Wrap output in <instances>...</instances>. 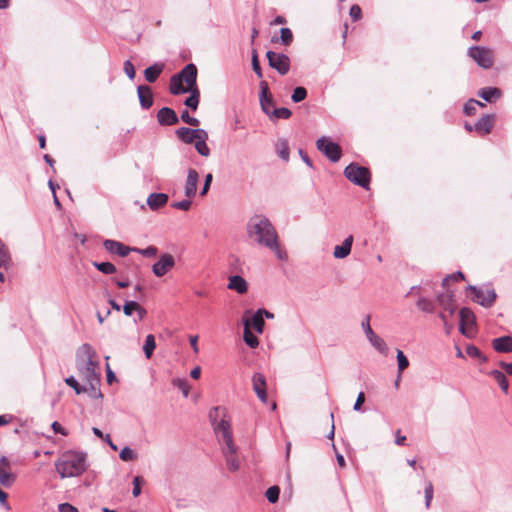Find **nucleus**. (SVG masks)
<instances>
[{
  "label": "nucleus",
  "instance_id": "nucleus-1",
  "mask_svg": "<svg viewBox=\"0 0 512 512\" xmlns=\"http://www.w3.org/2000/svg\"><path fill=\"white\" fill-rule=\"evenodd\" d=\"M247 234L257 244L273 251L279 260L288 259L287 252L279 245L277 231L268 218L262 215L251 217L247 224Z\"/></svg>",
  "mask_w": 512,
  "mask_h": 512
},
{
  "label": "nucleus",
  "instance_id": "nucleus-2",
  "mask_svg": "<svg viewBox=\"0 0 512 512\" xmlns=\"http://www.w3.org/2000/svg\"><path fill=\"white\" fill-rule=\"evenodd\" d=\"M197 68L194 64L186 65L180 73L171 77L170 92L174 95L190 92L185 105L196 110L199 104V91L196 86Z\"/></svg>",
  "mask_w": 512,
  "mask_h": 512
},
{
  "label": "nucleus",
  "instance_id": "nucleus-3",
  "mask_svg": "<svg viewBox=\"0 0 512 512\" xmlns=\"http://www.w3.org/2000/svg\"><path fill=\"white\" fill-rule=\"evenodd\" d=\"M76 367L80 376L95 392L100 383L99 361L96 351L90 344H82L76 352Z\"/></svg>",
  "mask_w": 512,
  "mask_h": 512
},
{
  "label": "nucleus",
  "instance_id": "nucleus-4",
  "mask_svg": "<svg viewBox=\"0 0 512 512\" xmlns=\"http://www.w3.org/2000/svg\"><path fill=\"white\" fill-rule=\"evenodd\" d=\"M214 431L217 435L218 441L222 445V452L228 469L233 472L237 471L240 468V462L237 456V447L233 441L230 421L222 419L214 426Z\"/></svg>",
  "mask_w": 512,
  "mask_h": 512
},
{
  "label": "nucleus",
  "instance_id": "nucleus-5",
  "mask_svg": "<svg viewBox=\"0 0 512 512\" xmlns=\"http://www.w3.org/2000/svg\"><path fill=\"white\" fill-rule=\"evenodd\" d=\"M61 478L80 476L86 470V456L83 453L67 451L55 462Z\"/></svg>",
  "mask_w": 512,
  "mask_h": 512
},
{
  "label": "nucleus",
  "instance_id": "nucleus-6",
  "mask_svg": "<svg viewBox=\"0 0 512 512\" xmlns=\"http://www.w3.org/2000/svg\"><path fill=\"white\" fill-rule=\"evenodd\" d=\"M344 174L354 184L366 189L369 187L370 171L368 168L352 163L345 168Z\"/></svg>",
  "mask_w": 512,
  "mask_h": 512
},
{
  "label": "nucleus",
  "instance_id": "nucleus-7",
  "mask_svg": "<svg viewBox=\"0 0 512 512\" xmlns=\"http://www.w3.org/2000/svg\"><path fill=\"white\" fill-rule=\"evenodd\" d=\"M469 56L482 68L492 67L494 56L492 50L482 46H473L468 51Z\"/></svg>",
  "mask_w": 512,
  "mask_h": 512
},
{
  "label": "nucleus",
  "instance_id": "nucleus-8",
  "mask_svg": "<svg viewBox=\"0 0 512 512\" xmlns=\"http://www.w3.org/2000/svg\"><path fill=\"white\" fill-rule=\"evenodd\" d=\"M317 149L322 152L332 162H338L342 151L340 146L330 140L328 137H321L316 142Z\"/></svg>",
  "mask_w": 512,
  "mask_h": 512
},
{
  "label": "nucleus",
  "instance_id": "nucleus-9",
  "mask_svg": "<svg viewBox=\"0 0 512 512\" xmlns=\"http://www.w3.org/2000/svg\"><path fill=\"white\" fill-rule=\"evenodd\" d=\"M476 319L474 313L469 308L460 310V332L468 338H472L476 333Z\"/></svg>",
  "mask_w": 512,
  "mask_h": 512
},
{
  "label": "nucleus",
  "instance_id": "nucleus-10",
  "mask_svg": "<svg viewBox=\"0 0 512 512\" xmlns=\"http://www.w3.org/2000/svg\"><path fill=\"white\" fill-rule=\"evenodd\" d=\"M267 59L269 66L278 71L281 75H286L290 69V59L287 55L282 53H276L274 51H268Z\"/></svg>",
  "mask_w": 512,
  "mask_h": 512
},
{
  "label": "nucleus",
  "instance_id": "nucleus-11",
  "mask_svg": "<svg viewBox=\"0 0 512 512\" xmlns=\"http://www.w3.org/2000/svg\"><path fill=\"white\" fill-rule=\"evenodd\" d=\"M468 289L473 293V301L484 306L490 307L496 299V293L494 289H482L476 286H469Z\"/></svg>",
  "mask_w": 512,
  "mask_h": 512
},
{
  "label": "nucleus",
  "instance_id": "nucleus-12",
  "mask_svg": "<svg viewBox=\"0 0 512 512\" xmlns=\"http://www.w3.org/2000/svg\"><path fill=\"white\" fill-rule=\"evenodd\" d=\"M175 266V258L173 255L165 253L162 254L159 260L153 264L152 272L157 277H163Z\"/></svg>",
  "mask_w": 512,
  "mask_h": 512
},
{
  "label": "nucleus",
  "instance_id": "nucleus-13",
  "mask_svg": "<svg viewBox=\"0 0 512 512\" xmlns=\"http://www.w3.org/2000/svg\"><path fill=\"white\" fill-rule=\"evenodd\" d=\"M362 328L370 341V343L380 352H385L387 349L386 343L378 335L374 333L370 326V317L366 316V319L362 322Z\"/></svg>",
  "mask_w": 512,
  "mask_h": 512
},
{
  "label": "nucleus",
  "instance_id": "nucleus-14",
  "mask_svg": "<svg viewBox=\"0 0 512 512\" xmlns=\"http://www.w3.org/2000/svg\"><path fill=\"white\" fill-rule=\"evenodd\" d=\"M199 181V174L194 169H189L187 173V178L185 181V195L187 198H192L196 195L197 185Z\"/></svg>",
  "mask_w": 512,
  "mask_h": 512
},
{
  "label": "nucleus",
  "instance_id": "nucleus-15",
  "mask_svg": "<svg viewBox=\"0 0 512 512\" xmlns=\"http://www.w3.org/2000/svg\"><path fill=\"white\" fill-rule=\"evenodd\" d=\"M253 390L258 398L263 402H267L266 379L261 373H255L252 377Z\"/></svg>",
  "mask_w": 512,
  "mask_h": 512
},
{
  "label": "nucleus",
  "instance_id": "nucleus-16",
  "mask_svg": "<svg viewBox=\"0 0 512 512\" xmlns=\"http://www.w3.org/2000/svg\"><path fill=\"white\" fill-rule=\"evenodd\" d=\"M159 124L164 126H172L178 123L179 119L175 111L168 107L161 108L157 113Z\"/></svg>",
  "mask_w": 512,
  "mask_h": 512
},
{
  "label": "nucleus",
  "instance_id": "nucleus-17",
  "mask_svg": "<svg viewBox=\"0 0 512 512\" xmlns=\"http://www.w3.org/2000/svg\"><path fill=\"white\" fill-rule=\"evenodd\" d=\"M103 246L108 252L117 254L121 257L127 256L133 249L122 244L121 242L110 239L105 240Z\"/></svg>",
  "mask_w": 512,
  "mask_h": 512
},
{
  "label": "nucleus",
  "instance_id": "nucleus-18",
  "mask_svg": "<svg viewBox=\"0 0 512 512\" xmlns=\"http://www.w3.org/2000/svg\"><path fill=\"white\" fill-rule=\"evenodd\" d=\"M15 476L10 471V465L5 457L0 459V483L4 486H10L14 483Z\"/></svg>",
  "mask_w": 512,
  "mask_h": 512
},
{
  "label": "nucleus",
  "instance_id": "nucleus-19",
  "mask_svg": "<svg viewBox=\"0 0 512 512\" xmlns=\"http://www.w3.org/2000/svg\"><path fill=\"white\" fill-rule=\"evenodd\" d=\"M494 126V115H484L474 125V130L479 135H487L491 132Z\"/></svg>",
  "mask_w": 512,
  "mask_h": 512
},
{
  "label": "nucleus",
  "instance_id": "nucleus-20",
  "mask_svg": "<svg viewBox=\"0 0 512 512\" xmlns=\"http://www.w3.org/2000/svg\"><path fill=\"white\" fill-rule=\"evenodd\" d=\"M139 102L142 108L149 109L153 105V93L149 86L141 85L137 88Z\"/></svg>",
  "mask_w": 512,
  "mask_h": 512
},
{
  "label": "nucleus",
  "instance_id": "nucleus-21",
  "mask_svg": "<svg viewBox=\"0 0 512 512\" xmlns=\"http://www.w3.org/2000/svg\"><path fill=\"white\" fill-rule=\"evenodd\" d=\"M352 244H353V236L349 235L348 237L345 238V240L343 241V243L341 245H336L334 247L333 256L336 259L346 258L351 252Z\"/></svg>",
  "mask_w": 512,
  "mask_h": 512
},
{
  "label": "nucleus",
  "instance_id": "nucleus-22",
  "mask_svg": "<svg viewBox=\"0 0 512 512\" xmlns=\"http://www.w3.org/2000/svg\"><path fill=\"white\" fill-rule=\"evenodd\" d=\"M202 131L203 129H190L187 127H181L176 130V135L184 143L190 144L197 139V137L200 135L199 132Z\"/></svg>",
  "mask_w": 512,
  "mask_h": 512
},
{
  "label": "nucleus",
  "instance_id": "nucleus-23",
  "mask_svg": "<svg viewBox=\"0 0 512 512\" xmlns=\"http://www.w3.org/2000/svg\"><path fill=\"white\" fill-rule=\"evenodd\" d=\"M264 319L262 316V310H258L254 313L250 319L244 320V326L247 328L252 327L257 333L261 334L264 329Z\"/></svg>",
  "mask_w": 512,
  "mask_h": 512
},
{
  "label": "nucleus",
  "instance_id": "nucleus-24",
  "mask_svg": "<svg viewBox=\"0 0 512 512\" xmlns=\"http://www.w3.org/2000/svg\"><path fill=\"white\" fill-rule=\"evenodd\" d=\"M228 289L234 290L239 294H244L248 290V285L246 280L239 275H234L229 277Z\"/></svg>",
  "mask_w": 512,
  "mask_h": 512
},
{
  "label": "nucleus",
  "instance_id": "nucleus-25",
  "mask_svg": "<svg viewBox=\"0 0 512 512\" xmlns=\"http://www.w3.org/2000/svg\"><path fill=\"white\" fill-rule=\"evenodd\" d=\"M492 346L497 352H512V338L510 336H502L492 341Z\"/></svg>",
  "mask_w": 512,
  "mask_h": 512
},
{
  "label": "nucleus",
  "instance_id": "nucleus-26",
  "mask_svg": "<svg viewBox=\"0 0 512 512\" xmlns=\"http://www.w3.org/2000/svg\"><path fill=\"white\" fill-rule=\"evenodd\" d=\"M262 91L260 95V104L262 107V110L265 114L268 116L271 114L272 110L274 109V103L270 96H268V88L266 84L261 85Z\"/></svg>",
  "mask_w": 512,
  "mask_h": 512
},
{
  "label": "nucleus",
  "instance_id": "nucleus-27",
  "mask_svg": "<svg viewBox=\"0 0 512 512\" xmlns=\"http://www.w3.org/2000/svg\"><path fill=\"white\" fill-rule=\"evenodd\" d=\"M168 202V195L165 193H152L147 198V204L151 210H157Z\"/></svg>",
  "mask_w": 512,
  "mask_h": 512
},
{
  "label": "nucleus",
  "instance_id": "nucleus-28",
  "mask_svg": "<svg viewBox=\"0 0 512 512\" xmlns=\"http://www.w3.org/2000/svg\"><path fill=\"white\" fill-rule=\"evenodd\" d=\"M200 135L197 137V139L194 141L195 142V149L197 150V152L202 155V156H209L210 155V149L209 147L207 146V139H208V134L205 130H203L202 132H199Z\"/></svg>",
  "mask_w": 512,
  "mask_h": 512
},
{
  "label": "nucleus",
  "instance_id": "nucleus-29",
  "mask_svg": "<svg viewBox=\"0 0 512 512\" xmlns=\"http://www.w3.org/2000/svg\"><path fill=\"white\" fill-rule=\"evenodd\" d=\"M164 69V64L155 63L152 66H149L144 71V76L146 81L153 83L155 82Z\"/></svg>",
  "mask_w": 512,
  "mask_h": 512
},
{
  "label": "nucleus",
  "instance_id": "nucleus-30",
  "mask_svg": "<svg viewBox=\"0 0 512 512\" xmlns=\"http://www.w3.org/2000/svg\"><path fill=\"white\" fill-rule=\"evenodd\" d=\"M478 95L483 98L487 102H492L495 99H498L501 96V91L496 87H486L482 88Z\"/></svg>",
  "mask_w": 512,
  "mask_h": 512
},
{
  "label": "nucleus",
  "instance_id": "nucleus-31",
  "mask_svg": "<svg viewBox=\"0 0 512 512\" xmlns=\"http://www.w3.org/2000/svg\"><path fill=\"white\" fill-rule=\"evenodd\" d=\"M438 303L443 307L444 310L449 311L452 315L455 311V305L452 294H442L437 297Z\"/></svg>",
  "mask_w": 512,
  "mask_h": 512
},
{
  "label": "nucleus",
  "instance_id": "nucleus-32",
  "mask_svg": "<svg viewBox=\"0 0 512 512\" xmlns=\"http://www.w3.org/2000/svg\"><path fill=\"white\" fill-rule=\"evenodd\" d=\"M155 347H156V342H155L154 335H152V334L147 335L144 345H143V351H144L145 357L147 359L151 358V356L155 350Z\"/></svg>",
  "mask_w": 512,
  "mask_h": 512
},
{
  "label": "nucleus",
  "instance_id": "nucleus-33",
  "mask_svg": "<svg viewBox=\"0 0 512 512\" xmlns=\"http://www.w3.org/2000/svg\"><path fill=\"white\" fill-rule=\"evenodd\" d=\"M291 116V111L288 108H274L269 115V118L273 121L278 119H288Z\"/></svg>",
  "mask_w": 512,
  "mask_h": 512
},
{
  "label": "nucleus",
  "instance_id": "nucleus-34",
  "mask_svg": "<svg viewBox=\"0 0 512 512\" xmlns=\"http://www.w3.org/2000/svg\"><path fill=\"white\" fill-rule=\"evenodd\" d=\"M491 375L497 381V383L499 384V386L502 389V391L504 393H507L509 385H508V381H507L505 375L501 371H498V370H493L491 372Z\"/></svg>",
  "mask_w": 512,
  "mask_h": 512
},
{
  "label": "nucleus",
  "instance_id": "nucleus-35",
  "mask_svg": "<svg viewBox=\"0 0 512 512\" xmlns=\"http://www.w3.org/2000/svg\"><path fill=\"white\" fill-rule=\"evenodd\" d=\"M243 338L245 343L251 348H256L259 345L258 338L247 327H244Z\"/></svg>",
  "mask_w": 512,
  "mask_h": 512
},
{
  "label": "nucleus",
  "instance_id": "nucleus-36",
  "mask_svg": "<svg viewBox=\"0 0 512 512\" xmlns=\"http://www.w3.org/2000/svg\"><path fill=\"white\" fill-rule=\"evenodd\" d=\"M94 266L102 273L104 274H113L116 272V267L114 264L110 262H95Z\"/></svg>",
  "mask_w": 512,
  "mask_h": 512
},
{
  "label": "nucleus",
  "instance_id": "nucleus-37",
  "mask_svg": "<svg viewBox=\"0 0 512 512\" xmlns=\"http://www.w3.org/2000/svg\"><path fill=\"white\" fill-rule=\"evenodd\" d=\"M397 362L399 377H401L402 372L409 366V361L401 350H397Z\"/></svg>",
  "mask_w": 512,
  "mask_h": 512
},
{
  "label": "nucleus",
  "instance_id": "nucleus-38",
  "mask_svg": "<svg viewBox=\"0 0 512 512\" xmlns=\"http://www.w3.org/2000/svg\"><path fill=\"white\" fill-rule=\"evenodd\" d=\"M65 383H66L69 387L73 388V389H74V391H75V393H76V394H78V395H79V394H81V393H83V392H86V391H87V389H86L85 387L81 386V385L78 383V381H77L73 376L67 377V378L65 379Z\"/></svg>",
  "mask_w": 512,
  "mask_h": 512
},
{
  "label": "nucleus",
  "instance_id": "nucleus-39",
  "mask_svg": "<svg viewBox=\"0 0 512 512\" xmlns=\"http://www.w3.org/2000/svg\"><path fill=\"white\" fill-rule=\"evenodd\" d=\"M417 307L424 311V312H428V313H432L434 311V304L431 300L429 299H426V298H420L418 301H417Z\"/></svg>",
  "mask_w": 512,
  "mask_h": 512
},
{
  "label": "nucleus",
  "instance_id": "nucleus-40",
  "mask_svg": "<svg viewBox=\"0 0 512 512\" xmlns=\"http://www.w3.org/2000/svg\"><path fill=\"white\" fill-rule=\"evenodd\" d=\"M120 459L123 461H134L137 458L136 453L128 446H125L119 455Z\"/></svg>",
  "mask_w": 512,
  "mask_h": 512
},
{
  "label": "nucleus",
  "instance_id": "nucleus-41",
  "mask_svg": "<svg viewBox=\"0 0 512 512\" xmlns=\"http://www.w3.org/2000/svg\"><path fill=\"white\" fill-rule=\"evenodd\" d=\"M132 251L136 252V253H139V254H141L144 257H154V256H156V254L158 252V249L155 246H149V247L144 248V249L133 248Z\"/></svg>",
  "mask_w": 512,
  "mask_h": 512
},
{
  "label": "nucleus",
  "instance_id": "nucleus-42",
  "mask_svg": "<svg viewBox=\"0 0 512 512\" xmlns=\"http://www.w3.org/2000/svg\"><path fill=\"white\" fill-rule=\"evenodd\" d=\"M307 96V91L304 87H297L294 89L293 94L291 96V99L293 102H301L303 101Z\"/></svg>",
  "mask_w": 512,
  "mask_h": 512
},
{
  "label": "nucleus",
  "instance_id": "nucleus-43",
  "mask_svg": "<svg viewBox=\"0 0 512 512\" xmlns=\"http://www.w3.org/2000/svg\"><path fill=\"white\" fill-rule=\"evenodd\" d=\"M280 490L277 486H272L266 490L265 496L270 503L277 502Z\"/></svg>",
  "mask_w": 512,
  "mask_h": 512
},
{
  "label": "nucleus",
  "instance_id": "nucleus-44",
  "mask_svg": "<svg viewBox=\"0 0 512 512\" xmlns=\"http://www.w3.org/2000/svg\"><path fill=\"white\" fill-rule=\"evenodd\" d=\"M479 101L470 99L465 105H464V113L468 116L474 115L476 113L477 107H478Z\"/></svg>",
  "mask_w": 512,
  "mask_h": 512
},
{
  "label": "nucleus",
  "instance_id": "nucleus-45",
  "mask_svg": "<svg viewBox=\"0 0 512 512\" xmlns=\"http://www.w3.org/2000/svg\"><path fill=\"white\" fill-rule=\"evenodd\" d=\"M10 261V254L6 245L0 240V263L2 265L8 264Z\"/></svg>",
  "mask_w": 512,
  "mask_h": 512
},
{
  "label": "nucleus",
  "instance_id": "nucleus-46",
  "mask_svg": "<svg viewBox=\"0 0 512 512\" xmlns=\"http://www.w3.org/2000/svg\"><path fill=\"white\" fill-rule=\"evenodd\" d=\"M280 38L284 45H289L293 39L292 31L289 28H282L280 30Z\"/></svg>",
  "mask_w": 512,
  "mask_h": 512
},
{
  "label": "nucleus",
  "instance_id": "nucleus-47",
  "mask_svg": "<svg viewBox=\"0 0 512 512\" xmlns=\"http://www.w3.org/2000/svg\"><path fill=\"white\" fill-rule=\"evenodd\" d=\"M139 303L136 301H126L123 306V312L126 316H131L133 312H136Z\"/></svg>",
  "mask_w": 512,
  "mask_h": 512
},
{
  "label": "nucleus",
  "instance_id": "nucleus-48",
  "mask_svg": "<svg viewBox=\"0 0 512 512\" xmlns=\"http://www.w3.org/2000/svg\"><path fill=\"white\" fill-rule=\"evenodd\" d=\"M175 385L182 391L184 397H187L190 391V386L185 379H177L174 381Z\"/></svg>",
  "mask_w": 512,
  "mask_h": 512
},
{
  "label": "nucleus",
  "instance_id": "nucleus-49",
  "mask_svg": "<svg viewBox=\"0 0 512 512\" xmlns=\"http://www.w3.org/2000/svg\"><path fill=\"white\" fill-rule=\"evenodd\" d=\"M433 499V485L431 482H428L425 487V505L426 508H429L431 505V501Z\"/></svg>",
  "mask_w": 512,
  "mask_h": 512
},
{
  "label": "nucleus",
  "instance_id": "nucleus-50",
  "mask_svg": "<svg viewBox=\"0 0 512 512\" xmlns=\"http://www.w3.org/2000/svg\"><path fill=\"white\" fill-rule=\"evenodd\" d=\"M181 119L183 122L189 124V125H192V126H198L199 125V120L195 117H191L189 115V112L187 110H184L182 113H181Z\"/></svg>",
  "mask_w": 512,
  "mask_h": 512
},
{
  "label": "nucleus",
  "instance_id": "nucleus-51",
  "mask_svg": "<svg viewBox=\"0 0 512 512\" xmlns=\"http://www.w3.org/2000/svg\"><path fill=\"white\" fill-rule=\"evenodd\" d=\"M172 207L175 208V209H179V210H183V211H187L190 209L191 207V201H190V198L188 199H185V200H182V201H178V202H174L172 204Z\"/></svg>",
  "mask_w": 512,
  "mask_h": 512
},
{
  "label": "nucleus",
  "instance_id": "nucleus-52",
  "mask_svg": "<svg viewBox=\"0 0 512 512\" xmlns=\"http://www.w3.org/2000/svg\"><path fill=\"white\" fill-rule=\"evenodd\" d=\"M124 71L131 80L135 78V68L130 60L124 62Z\"/></svg>",
  "mask_w": 512,
  "mask_h": 512
},
{
  "label": "nucleus",
  "instance_id": "nucleus-53",
  "mask_svg": "<svg viewBox=\"0 0 512 512\" xmlns=\"http://www.w3.org/2000/svg\"><path fill=\"white\" fill-rule=\"evenodd\" d=\"M252 67H253L254 72L257 74V76L259 78H261L262 72H261L259 62H258V56H257L256 51H253V54H252Z\"/></svg>",
  "mask_w": 512,
  "mask_h": 512
},
{
  "label": "nucleus",
  "instance_id": "nucleus-54",
  "mask_svg": "<svg viewBox=\"0 0 512 512\" xmlns=\"http://www.w3.org/2000/svg\"><path fill=\"white\" fill-rule=\"evenodd\" d=\"M463 278H464L463 273H462V272H460V271H458V272H456V273H453L452 275H449V276L445 277V278L443 279L442 284H443V286H446V285H447V283H448L450 280L458 281V280H462Z\"/></svg>",
  "mask_w": 512,
  "mask_h": 512
},
{
  "label": "nucleus",
  "instance_id": "nucleus-55",
  "mask_svg": "<svg viewBox=\"0 0 512 512\" xmlns=\"http://www.w3.org/2000/svg\"><path fill=\"white\" fill-rule=\"evenodd\" d=\"M349 14L354 21H357L361 18V8L358 5H353L350 8Z\"/></svg>",
  "mask_w": 512,
  "mask_h": 512
},
{
  "label": "nucleus",
  "instance_id": "nucleus-56",
  "mask_svg": "<svg viewBox=\"0 0 512 512\" xmlns=\"http://www.w3.org/2000/svg\"><path fill=\"white\" fill-rule=\"evenodd\" d=\"M212 179H213V176L211 173H208L205 177V181H204V185H203V188L200 192V194L202 196L206 195V193L208 192L209 188H210V185H211V182H212Z\"/></svg>",
  "mask_w": 512,
  "mask_h": 512
},
{
  "label": "nucleus",
  "instance_id": "nucleus-57",
  "mask_svg": "<svg viewBox=\"0 0 512 512\" xmlns=\"http://www.w3.org/2000/svg\"><path fill=\"white\" fill-rule=\"evenodd\" d=\"M141 493V487H140V477L139 476H136L134 477L133 479V490H132V494L134 497H137L139 496Z\"/></svg>",
  "mask_w": 512,
  "mask_h": 512
},
{
  "label": "nucleus",
  "instance_id": "nucleus-58",
  "mask_svg": "<svg viewBox=\"0 0 512 512\" xmlns=\"http://www.w3.org/2000/svg\"><path fill=\"white\" fill-rule=\"evenodd\" d=\"M105 359H106L107 382H108L109 384H112V383H113V381H115V380H116V376H115V374L113 373V371L111 370L110 365H109V363H108L109 357L107 356Z\"/></svg>",
  "mask_w": 512,
  "mask_h": 512
},
{
  "label": "nucleus",
  "instance_id": "nucleus-59",
  "mask_svg": "<svg viewBox=\"0 0 512 512\" xmlns=\"http://www.w3.org/2000/svg\"><path fill=\"white\" fill-rule=\"evenodd\" d=\"M59 512H79L76 507L69 503H62L58 506Z\"/></svg>",
  "mask_w": 512,
  "mask_h": 512
},
{
  "label": "nucleus",
  "instance_id": "nucleus-60",
  "mask_svg": "<svg viewBox=\"0 0 512 512\" xmlns=\"http://www.w3.org/2000/svg\"><path fill=\"white\" fill-rule=\"evenodd\" d=\"M54 433H59L63 436H66L68 434L67 430L62 427V425L60 423H58L57 421L53 422L52 425H51Z\"/></svg>",
  "mask_w": 512,
  "mask_h": 512
},
{
  "label": "nucleus",
  "instance_id": "nucleus-61",
  "mask_svg": "<svg viewBox=\"0 0 512 512\" xmlns=\"http://www.w3.org/2000/svg\"><path fill=\"white\" fill-rule=\"evenodd\" d=\"M466 353L471 357H479L481 355L480 350L474 345L467 346Z\"/></svg>",
  "mask_w": 512,
  "mask_h": 512
},
{
  "label": "nucleus",
  "instance_id": "nucleus-62",
  "mask_svg": "<svg viewBox=\"0 0 512 512\" xmlns=\"http://www.w3.org/2000/svg\"><path fill=\"white\" fill-rule=\"evenodd\" d=\"M364 401H365V395L363 392H360L358 394L356 402L354 404V410H356V411L360 410L361 405L364 403Z\"/></svg>",
  "mask_w": 512,
  "mask_h": 512
},
{
  "label": "nucleus",
  "instance_id": "nucleus-63",
  "mask_svg": "<svg viewBox=\"0 0 512 512\" xmlns=\"http://www.w3.org/2000/svg\"><path fill=\"white\" fill-rule=\"evenodd\" d=\"M7 493L0 489V504L3 505L7 510L10 509V506L7 502Z\"/></svg>",
  "mask_w": 512,
  "mask_h": 512
},
{
  "label": "nucleus",
  "instance_id": "nucleus-64",
  "mask_svg": "<svg viewBox=\"0 0 512 512\" xmlns=\"http://www.w3.org/2000/svg\"><path fill=\"white\" fill-rule=\"evenodd\" d=\"M136 313L138 315L139 320H143L147 315L146 309L144 307H142L140 304L136 309Z\"/></svg>",
  "mask_w": 512,
  "mask_h": 512
}]
</instances>
